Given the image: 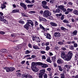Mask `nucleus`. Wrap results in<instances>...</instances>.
<instances>
[{
  "label": "nucleus",
  "instance_id": "393cba45",
  "mask_svg": "<svg viewBox=\"0 0 78 78\" xmlns=\"http://www.w3.org/2000/svg\"><path fill=\"white\" fill-rule=\"evenodd\" d=\"M41 67L43 68H46V67H48V65L47 64L42 63V65H41Z\"/></svg>",
  "mask_w": 78,
  "mask_h": 78
},
{
  "label": "nucleus",
  "instance_id": "5701e85b",
  "mask_svg": "<svg viewBox=\"0 0 78 78\" xmlns=\"http://www.w3.org/2000/svg\"><path fill=\"white\" fill-rule=\"evenodd\" d=\"M33 48L34 49H35V50H37V49L38 50H40V48L38 47V46L36 45H33Z\"/></svg>",
  "mask_w": 78,
  "mask_h": 78
},
{
  "label": "nucleus",
  "instance_id": "20e7f679",
  "mask_svg": "<svg viewBox=\"0 0 78 78\" xmlns=\"http://www.w3.org/2000/svg\"><path fill=\"white\" fill-rule=\"evenodd\" d=\"M66 11L65 12V14H68L67 15V17H72V16L70 15V14H69L70 12H72L73 11V9H70L69 8L67 9L66 10Z\"/></svg>",
  "mask_w": 78,
  "mask_h": 78
},
{
  "label": "nucleus",
  "instance_id": "9b49d317",
  "mask_svg": "<svg viewBox=\"0 0 78 78\" xmlns=\"http://www.w3.org/2000/svg\"><path fill=\"white\" fill-rule=\"evenodd\" d=\"M54 36H55V37H59L61 36V34L59 32H55Z\"/></svg>",
  "mask_w": 78,
  "mask_h": 78
},
{
  "label": "nucleus",
  "instance_id": "13d9d810",
  "mask_svg": "<svg viewBox=\"0 0 78 78\" xmlns=\"http://www.w3.org/2000/svg\"><path fill=\"white\" fill-rule=\"evenodd\" d=\"M43 77L44 78H47V77H48V76H47V74H45L43 75Z\"/></svg>",
  "mask_w": 78,
  "mask_h": 78
},
{
  "label": "nucleus",
  "instance_id": "9d476101",
  "mask_svg": "<svg viewBox=\"0 0 78 78\" xmlns=\"http://www.w3.org/2000/svg\"><path fill=\"white\" fill-rule=\"evenodd\" d=\"M24 28H26L27 30H28L29 29V27H30V24H29L28 23H27L24 26Z\"/></svg>",
  "mask_w": 78,
  "mask_h": 78
},
{
  "label": "nucleus",
  "instance_id": "8fccbe9b",
  "mask_svg": "<svg viewBox=\"0 0 78 78\" xmlns=\"http://www.w3.org/2000/svg\"><path fill=\"white\" fill-rule=\"evenodd\" d=\"M73 47H74L76 48L78 47V44L76 43H75L73 44Z\"/></svg>",
  "mask_w": 78,
  "mask_h": 78
},
{
  "label": "nucleus",
  "instance_id": "09e8293b",
  "mask_svg": "<svg viewBox=\"0 0 78 78\" xmlns=\"http://www.w3.org/2000/svg\"><path fill=\"white\" fill-rule=\"evenodd\" d=\"M47 61L48 62H50V63H51V60H50V58H48V59H47Z\"/></svg>",
  "mask_w": 78,
  "mask_h": 78
},
{
  "label": "nucleus",
  "instance_id": "b1692460",
  "mask_svg": "<svg viewBox=\"0 0 78 78\" xmlns=\"http://www.w3.org/2000/svg\"><path fill=\"white\" fill-rule=\"evenodd\" d=\"M57 67L60 72H62L63 69H62V67H61V66H58Z\"/></svg>",
  "mask_w": 78,
  "mask_h": 78
},
{
  "label": "nucleus",
  "instance_id": "6ab92c4d",
  "mask_svg": "<svg viewBox=\"0 0 78 78\" xmlns=\"http://www.w3.org/2000/svg\"><path fill=\"white\" fill-rule=\"evenodd\" d=\"M39 19L41 21H43V22H47V20L45 19L44 18L40 16H39Z\"/></svg>",
  "mask_w": 78,
  "mask_h": 78
},
{
  "label": "nucleus",
  "instance_id": "a878e982",
  "mask_svg": "<svg viewBox=\"0 0 78 78\" xmlns=\"http://www.w3.org/2000/svg\"><path fill=\"white\" fill-rule=\"evenodd\" d=\"M73 12L75 15H78V11L77 10H74Z\"/></svg>",
  "mask_w": 78,
  "mask_h": 78
},
{
  "label": "nucleus",
  "instance_id": "37998d69",
  "mask_svg": "<svg viewBox=\"0 0 78 78\" xmlns=\"http://www.w3.org/2000/svg\"><path fill=\"white\" fill-rule=\"evenodd\" d=\"M40 53L44 55V54H45V53H46V52H45V51H40Z\"/></svg>",
  "mask_w": 78,
  "mask_h": 78
},
{
  "label": "nucleus",
  "instance_id": "052dcab7",
  "mask_svg": "<svg viewBox=\"0 0 78 78\" xmlns=\"http://www.w3.org/2000/svg\"><path fill=\"white\" fill-rule=\"evenodd\" d=\"M61 49L62 50H64V51H65V50H66V48L65 47H62L61 48Z\"/></svg>",
  "mask_w": 78,
  "mask_h": 78
},
{
  "label": "nucleus",
  "instance_id": "4468645a",
  "mask_svg": "<svg viewBox=\"0 0 78 78\" xmlns=\"http://www.w3.org/2000/svg\"><path fill=\"white\" fill-rule=\"evenodd\" d=\"M50 24L52 26V27H57V25L55 22H51L50 23Z\"/></svg>",
  "mask_w": 78,
  "mask_h": 78
},
{
  "label": "nucleus",
  "instance_id": "423d86ee",
  "mask_svg": "<svg viewBox=\"0 0 78 78\" xmlns=\"http://www.w3.org/2000/svg\"><path fill=\"white\" fill-rule=\"evenodd\" d=\"M8 51L5 49H3L1 50V51H0V58L3 55L4 53H6Z\"/></svg>",
  "mask_w": 78,
  "mask_h": 78
},
{
  "label": "nucleus",
  "instance_id": "4be33fe9",
  "mask_svg": "<svg viewBox=\"0 0 78 78\" xmlns=\"http://www.w3.org/2000/svg\"><path fill=\"white\" fill-rule=\"evenodd\" d=\"M31 67H34L35 66H37V62H32L31 64Z\"/></svg>",
  "mask_w": 78,
  "mask_h": 78
},
{
  "label": "nucleus",
  "instance_id": "bb28decb",
  "mask_svg": "<svg viewBox=\"0 0 78 78\" xmlns=\"http://www.w3.org/2000/svg\"><path fill=\"white\" fill-rule=\"evenodd\" d=\"M19 10L17 9H14L12 10V13H16V12H19Z\"/></svg>",
  "mask_w": 78,
  "mask_h": 78
},
{
  "label": "nucleus",
  "instance_id": "473e14b6",
  "mask_svg": "<svg viewBox=\"0 0 78 78\" xmlns=\"http://www.w3.org/2000/svg\"><path fill=\"white\" fill-rule=\"evenodd\" d=\"M36 41V42H40L41 40H40V39H39V37H37Z\"/></svg>",
  "mask_w": 78,
  "mask_h": 78
},
{
  "label": "nucleus",
  "instance_id": "603ef678",
  "mask_svg": "<svg viewBox=\"0 0 78 78\" xmlns=\"http://www.w3.org/2000/svg\"><path fill=\"white\" fill-rule=\"evenodd\" d=\"M61 78H66V77L64 76V74H61Z\"/></svg>",
  "mask_w": 78,
  "mask_h": 78
},
{
  "label": "nucleus",
  "instance_id": "680f3d73",
  "mask_svg": "<svg viewBox=\"0 0 78 78\" xmlns=\"http://www.w3.org/2000/svg\"><path fill=\"white\" fill-rule=\"evenodd\" d=\"M32 37V39L33 41H34L36 39V37Z\"/></svg>",
  "mask_w": 78,
  "mask_h": 78
},
{
  "label": "nucleus",
  "instance_id": "f257e3e1",
  "mask_svg": "<svg viewBox=\"0 0 78 78\" xmlns=\"http://www.w3.org/2000/svg\"><path fill=\"white\" fill-rule=\"evenodd\" d=\"M44 14H43V16L44 17H46L48 19L50 20H52L53 18L52 16H50L51 15V12L49 11V10H45L44 11Z\"/></svg>",
  "mask_w": 78,
  "mask_h": 78
},
{
  "label": "nucleus",
  "instance_id": "72a5a7b5",
  "mask_svg": "<svg viewBox=\"0 0 78 78\" xmlns=\"http://www.w3.org/2000/svg\"><path fill=\"white\" fill-rule=\"evenodd\" d=\"M61 29L63 31H67V29H66V28L63 27H61Z\"/></svg>",
  "mask_w": 78,
  "mask_h": 78
},
{
  "label": "nucleus",
  "instance_id": "0e129e2a",
  "mask_svg": "<svg viewBox=\"0 0 78 78\" xmlns=\"http://www.w3.org/2000/svg\"><path fill=\"white\" fill-rule=\"evenodd\" d=\"M55 49L56 50H58L59 49V48H58V47L57 46H56L55 47Z\"/></svg>",
  "mask_w": 78,
  "mask_h": 78
},
{
  "label": "nucleus",
  "instance_id": "c756f323",
  "mask_svg": "<svg viewBox=\"0 0 78 78\" xmlns=\"http://www.w3.org/2000/svg\"><path fill=\"white\" fill-rule=\"evenodd\" d=\"M55 44V42L54 41H51L50 43L51 45V46H52L53 47H54Z\"/></svg>",
  "mask_w": 78,
  "mask_h": 78
},
{
  "label": "nucleus",
  "instance_id": "dca6fc26",
  "mask_svg": "<svg viewBox=\"0 0 78 78\" xmlns=\"http://www.w3.org/2000/svg\"><path fill=\"white\" fill-rule=\"evenodd\" d=\"M47 2L45 1H43L42 2H41V5L42 6V7L43 6H45V5H47Z\"/></svg>",
  "mask_w": 78,
  "mask_h": 78
},
{
  "label": "nucleus",
  "instance_id": "f8f14e48",
  "mask_svg": "<svg viewBox=\"0 0 78 78\" xmlns=\"http://www.w3.org/2000/svg\"><path fill=\"white\" fill-rule=\"evenodd\" d=\"M31 69L33 70V71L34 72H37L39 71V69L37 68H36V66L34 67H31Z\"/></svg>",
  "mask_w": 78,
  "mask_h": 78
},
{
  "label": "nucleus",
  "instance_id": "6e6552de",
  "mask_svg": "<svg viewBox=\"0 0 78 78\" xmlns=\"http://www.w3.org/2000/svg\"><path fill=\"white\" fill-rule=\"evenodd\" d=\"M66 53H65V52H62L61 54V58H63V59H65V60H66Z\"/></svg>",
  "mask_w": 78,
  "mask_h": 78
},
{
  "label": "nucleus",
  "instance_id": "e433bc0d",
  "mask_svg": "<svg viewBox=\"0 0 78 78\" xmlns=\"http://www.w3.org/2000/svg\"><path fill=\"white\" fill-rule=\"evenodd\" d=\"M30 53H31V51L28 50H27L25 51V54H29Z\"/></svg>",
  "mask_w": 78,
  "mask_h": 78
},
{
  "label": "nucleus",
  "instance_id": "0eeeda50",
  "mask_svg": "<svg viewBox=\"0 0 78 78\" xmlns=\"http://www.w3.org/2000/svg\"><path fill=\"white\" fill-rule=\"evenodd\" d=\"M0 20L2 21L5 23H7V21L6 20L4 19V16H0Z\"/></svg>",
  "mask_w": 78,
  "mask_h": 78
},
{
  "label": "nucleus",
  "instance_id": "e2e57ef3",
  "mask_svg": "<svg viewBox=\"0 0 78 78\" xmlns=\"http://www.w3.org/2000/svg\"><path fill=\"white\" fill-rule=\"evenodd\" d=\"M53 66L54 67H57V64L55 62L53 63Z\"/></svg>",
  "mask_w": 78,
  "mask_h": 78
},
{
  "label": "nucleus",
  "instance_id": "4d7b16f0",
  "mask_svg": "<svg viewBox=\"0 0 78 78\" xmlns=\"http://www.w3.org/2000/svg\"><path fill=\"white\" fill-rule=\"evenodd\" d=\"M41 57L42 58V59H44V60H45V59H46L45 56L44 55H43Z\"/></svg>",
  "mask_w": 78,
  "mask_h": 78
},
{
  "label": "nucleus",
  "instance_id": "a211bd4d",
  "mask_svg": "<svg viewBox=\"0 0 78 78\" xmlns=\"http://www.w3.org/2000/svg\"><path fill=\"white\" fill-rule=\"evenodd\" d=\"M39 26L40 29H42L43 31H45V28L44 27V26H43L42 25L39 24Z\"/></svg>",
  "mask_w": 78,
  "mask_h": 78
},
{
  "label": "nucleus",
  "instance_id": "c85d7f7f",
  "mask_svg": "<svg viewBox=\"0 0 78 78\" xmlns=\"http://www.w3.org/2000/svg\"><path fill=\"white\" fill-rule=\"evenodd\" d=\"M36 13V11H31L29 12V13L30 14H34Z\"/></svg>",
  "mask_w": 78,
  "mask_h": 78
},
{
  "label": "nucleus",
  "instance_id": "5fc2aeb1",
  "mask_svg": "<svg viewBox=\"0 0 78 78\" xmlns=\"http://www.w3.org/2000/svg\"><path fill=\"white\" fill-rule=\"evenodd\" d=\"M65 16L64 15H62V16H61V19L62 20H64V16Z\"/></svg>",
  "mask_w": 78,
  "mask_h": 78
},
{
  "label": "nucleus",
  "instance_id": "a19ab883",
  "mask_svg": "<svg viewBox=\"0 0 78 78\" xmlns=\"http://www.w3.org/2000/svg\"><path fill=\"white\" fill-rule=\"evenodd\" d=\"M25 4L24 3H23L22 2H21L20 3V5L21 6H22L23 8L24 7V6L25 5Z\"/></svg>",
  "mask_w": 78,
  "mask_h": 78
},
{
  "label": "nucleus",
  "instance_id": "ddd939ff",
  "mask_svg": "<svg viewBox=\"0 0 78 78\" xmlns=\"http://www.w3.org/2000/svg\"><path fill=\"white\" fill-rule=\"evenodd\" d=\"M72 36H76L78 34V30H75L71 33Z\"/></svg>",
  "mask_w": 78,
  "mask_h": 78
},
{
  "label": "nucleus",
  "instance_id": "c9c22d12",
  "mask_svg": "<svg viewBox=\"0 0 78 78\" xmlns=\"http://www.w3.org/2000/svg\"><path fill=\"white\" fill-rule=\"evenodd\" d=\"M19 22L20 23H21V24H24L25 23V22L23 20H20L19 21Z\"/></svg>",
  "mask_w": 78,
  "mask_h": 78
},
{
  "label": "nucleus",
  "instance_id": "3c124183",
  "mask_svg": "<svg viewBox=\"0 0 78 78\" xmlns=\"http://www.w3.org/2000/svg\"><path fill=\"white\" fill-rule=\"evenodd\" d=\"M38 77L39 78H42L43 77V76L42 74H40V73H39Z\"/></svg>",
  "mask_w": 78,
  "mask_h": 78
},
{
  "label": "nucleus",
  "instance_id": "ea45409f",
  "mask_svg": "<svg viewBox=\"0 0 78 78\" xmlns=\"http://www.w3.org/2000/svg\"><path fill=\"white\" fill-rule=\"evenodd\" d=\"M37 66H41L42 65V63L41 62H37Z\"/></svg>",
  "mask_w": 78,
  "mask_h": 78
},
{
  "label": "nucleus",
  "instance_id": "2eb2a0df",
  "mask_svg": "<svg viewBox=\"0 0 78 78\" xmlns=\"http://www.w3.org/2000/svg\"><path fill=\"white\" fill-rule=\"evenodd\" d=\"M27 23L29 25H31L32 26H34V23H33V22L32 20H27Z\"/></svg>",
  "mask_w": 78,
  "mask_h": 78
},
{
  "label": "nucleus",
  "instance_id": "774afa93",
  "mask_svg": "<svg viewBox=\"0 0 78 78\" xmlns=\"http://www.w3.org/2000/svg\"><path fill=\"white\" fill-rule=\"evenodd\" d=\"M54 2V0H51L50 1V3L51 4L53 3Z\"/></svg>",
  "mask_w": 78,
  "mask_h": 78
},
{
  "label": "nucleus",
  "instance_id": "79ce46f5",
  "mask_svg": "<svg viewBox=\"0 0 78 78\" xmlns=\"http://www.w3.org/2000/svg\"><path fill=\"white\" fill-rule=\"evenodd\" d=\"M58 44L59 45H64V42H58Z\"/></svg>",
  "mask_w": 78,
  "mask_h": 78
},
{
  "label": "nucleus",
  "instance_id": "6e6d98bb",
  "mask_svg": "<svg viewBox=\"0 0 78 78\" xmlns=\"http://www.w3.org/2000/svg\"><path fill=\"white\" fill-rule=\"evenodd\" d=\"M50 48L49 46H47L46 48V50L47 51H48L49 50H50Z\"/></svg>",
  "mask_w": 78,
  "mask_h": 78
},
{
  "label": "nucleus",
  "instance_id": "4c0bfd02",
  "mask_svg": "<svg viewBox=\"0 0 78 78\" xmlns=\"http://www.w3.org/2000/svg\"><path fill=\"white\" fill-rule=\"evenodd\" d=\"M63 22H64V23H69V21L67 20H65L63 21Z\"/></svg>",
  "mask_w": 78,
  "mask_h": 78
},
{
  "label": "nucleus",
  "instance_id": "f03ea898",
  "mask_svg": "<svg viewBox=\"0 0 78 78\" xmlns=\"http://www.w3.org/2000/svg\"><path fill=\"white\" fill-rule=\"evenodd\" d=\"M73 56V53L72 52V51H69L68 53V55H66V57H65L66 60L67 61H70L72 58Z\"/></svg>",
  "mask_w": 78,
  "mask_h": 78
},
{
  "label": "nucleus",
  "instance_id": "bf43d9fd",
  "mask_svg": "<svg viewBox=\"0 0 78 78\" xmlns=\"http://www.w3.org/2000/svg\"><path fill=\"white\" fill-rule=\"evenodd\" d=\"M27 7L28 8H30V7H33V5L31 4V5H27Z\"/></svg>",
  "mask_w": 78,
  "mask_h": 78
},
{
  "label": "nucleus",
  "instance_id": "7c9ffc66",
  "mask_svg": "<svg viewBox=\"0 0 78 78\" xmlns=\"http://www.w3.org/2000/svg\"><path fill=\"white\" fill-rule=\"evenodd\" d=\"M25 2L27 3H28V4H31V1L29 0H25Z\"/></svg>",
  "mask_w": 78,
  "mask_h": 78
},
{
  "label": "nucleus",
  "instance_id": "f3484780",
  "mask_svg": "<svg viewBox=\"0 0 78 78\" xmlns=\"http://www.w3.org/2000/svg\"><path fill=\"white\" fill-rule=\"evenodd\" d=\"M57 62L58 64H61L63 63V60L61 59H58L57 60Z\"/></svg>",
  "mask_w": 78,
  "mask_h": 78
},
{
  "label": "nucleus",
  "instance_id": "58836bf2",
  "mask_svg": "<svg viewBox=\"0 0 78 78\" xmlns=\"http://www.w3.org/2000/svg\"><path fill=\"white\" fill-rule=\"evenodd\" d=\"M16 75H17V76H20V77H21V76H22V74L21 73H20L19 72H18L16 73Z\"/></svg>",
  "mask_w": 78,
  "mask_h": 78
},
{
  "label": "nucleus",
  "instance_id": "cd10ccee",
  "mask_svg": "<svg viewBox=\"0 0 78 78\" xmlns=\"http://www.w3.org/2000/svg\"><path fill=\"white\" fill-rule=\"evenodd\" d=\"M43 8H44V9H49V7L47 6V5H44V6H43Z\"/></svg>",
  "mask_w": 78,
  "mask_h": 78
},
{
  "label": "nucleus",
  "instance_id": "864d4df0",
  "mask_svg": "<svg viewBox=\"0 0 78 78\" xmlns=\"http://www.w3.org/2000/svg\"><path fill=\"white\" fill-rule=\"evenodd\" d=\"M25 78H28L29 76V75L27 73H25L24 75Z\"/></svg>",
  "mask_w": 78,
  "mask_h": 78
},
{
  "label": "nucleus",
  "instance_id": "69168bd1",
  "mask_svg": "<svg viewBox=\"0 0 78 78\" xmlns=\"http://www.w3.org/2000/svg\"><path fill=\"white\" fill-rule=\"evenodd\" d=\"M23 8L25 10H27V5H25Z\"/></svg>",
  "mask_w": 78,
  "mask_h": 78
},
{
  "label": "nucleus",
  "instance_id": "7ed1b4c3",
  "mask_svg": "<svg viewBox=\"0 0 78 78\" xmlns=\"http://www.w3.org/2000/svg\"><path fill=\"white\" fill-rule=\"evenodd\" d=\"M4 69L6 70L7 72H13L15 68L13 67H5Z\"/></svg>",
  "mask_w": 78,
  "mask_h": 78
},
{
  "label": "nucleus",
  "instance_id": "a18cd8bd",
  "mask_svg": "<svg viewBox=\"0 0 78 78\" xmlns=\"http://www.w3.org/2000/svg\"><path fill=\"white\" fill-rule=\"evenodd\" d=\"M1 8L2 9H3L4 8H6V5H1Z\"/></svg>",
  "mask_w": 78,
  "mask_h": 78
},
{
  "label": "nucleus",
  "instance_id": "39448f33",
  "mask_svg": "<svg viewBox=\"0 0 78 78\" xmlns=\"http://www.w3.org/2000/svg\"><path fill=\"white\" fill-rule=\"evenodd\" d=\"M44 35L46 37V38L48 39H51V36L50 34L48 33H44Z\"/></svg>",
  "mask_w": 78,
  "mask_h": 78
},
{
  "label": "nucleus",
  "instance_id": "2f4dec72",
  "mask_svg": "<svg viewBox=\"0 0 78 78\" xmlns=\"http://www.w3.org/2000/svg\"><path fill=\"white\" fill-rule=\"evenodd\" d=\"M52 61L53 62H56V58H55V57H52Z\"/></svg>",
  "mask_w": 78,
  "mask_h": 78
},
{
  "label": "nucleus",
  "instance_id": "de8ad7c7",
  "mask_svg": "<svg viewBox=\"0 0 78 78\" xmlns=\"http://www.w3.org/2000/svg\"><path fill=\"white\" fill-rule=\"evenodd\" d=\"M75 59H78V53H76V55H75Z\"/></svg>",
  "mask_w": 78,
  "mask_h": 78
},
{
  "label": "nucleus",
  "instance_id": "1a4fd4ad",
  "mask_svg": "<svg viewBox=\"0 0 78 78\" xmlns=\"http://www.w3.org/2000/svg\"><path fill=\"white\" fill-rule=\"evenodd\" d=\"M58 8H60L61 9V10H62V11H63L64 12H66V9L64 8V6L63 5H60L58 6Z\"/></svg>",
  "mask_w": 78,
  "mask_h": 78
},
{
  "label": "nucleus",
  "instance_id": "412c9836",
  "mask_svg": "<svg viewBox=\"0 0 78 78\" xmlns=\"http://www.w3.org/2000/svg\"><path fill=\"white\" fill-rule=\"evenodd\" d=\"M60 11H61V10L59 9H57L56 11L53 10V12L55 14V13H59Z\"/></svg>",
  "mask_w": 78,
  "mask_h": 78
},
{
  "label": "nucleus",
  "instance_id": "aec40b11",
  "mask_svg": "<svg viewBox=\"0 0 78 78\" xmlns=\"http://www.w3.org/2000/svg\"><path fill=\"white\" fill-rule=\"evenodd\" d=\"M40 72L39 73L40 74H41V75H44V73H45V69H42L40 71Z\"/></svg>",
  "mask_w": 78,
  "mask_h": 78
},
{
  "label": "nucleus",
  "instance_id": "49530a36",
  "mask_svg": "<svg viewBox=\"0 0 78 78\" xmlns=\"http://www.w3.org/2000/svg\"><path fill=\"white\" fill-rule=\"evenodd\" d=\"M30 55H26L24 56L23 58V59H25V58H27V57H30Z\"/></svg>",
  "mask_w": 78,
  "mask_h": 78
},
{
  "label": "nucleus",
  "instance_id": "f704fd0d",
  "mask_svg": "<svg viewBox=\"0 0 78 78\" xmlns=\"http://www.w3.org/2000/svg\"><path fill=\"white\" fill-rule=\"evenodd\" d=\"M69 48L72 50H74V47H73V45H71L69 47Z\"/></svg>",
  "mask_w": 78,
  "mask_h": 78
},
{
  "label": "nucleus",
  "instance_id": "c03bdc74",
  "mask_svg": "<svg viewBox=\"0 0 78 78\" xmlns=\"http://www.w3.org/2000/svg\"><path fill=\"white\" fill-rule=\"evenodd\" d=\"M22 15L23 16V17H28V15H27V14H25V13H22Z\"/></svg>",
  "mask_w": 78,
  "mask_h": 78
},
{
  "label": "nucleus",
  "instance_id": "338daca9",
  "mask_svg": "<svg viewBox=\"0 0 78 78\" xmlns=\"http://www.w3.org/2000/svg\"><path fill=\"white\" fill-rule=\"evenodd\" d=\"M47 70L50 72V71H51V68H48L47 69Z\"/></svg>",
  "mask_w": 78,
  "mask_h": 78
}]
</instances>
